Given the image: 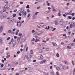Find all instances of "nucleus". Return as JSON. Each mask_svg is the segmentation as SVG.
<instances>
[{"instance_id": "nucleus-51", "label": "nucleus", "mask_w": 75, "mask_h": 75, "mask_svg": "<svg viewBox=\"0 0 75 75\" xmlns=\"http://www.w3.org/2000/svg\"><path fill=\"white\" fill-rule=\"evenodd\" d=\"M1 62H3V63H4V59H2L1 60Z\"/></svg>"}, {"instance_id": "nucleus-28", "label": "nucleus", "mask_w": 75, "mask_h": 75, "mask_svg": "<svg viewBox=\"0 0 75 75\" xmlns=\"http://www.w3.org/2000/svg\"><path fill=\"white\" fill-rule=\"evenodd\" d=\"M18 36H22V33H19Z\"/></svg>"}, {"instance_id": "nucleus-1", "label": "nucleus", "mask_w": 75, "mask_h": 75, "mask_svg": "<svg viewBox=\"0 0 75 75\" xmlns=\"http://www.w3.org/2000/svg\"><path fill=\"white\" fill-rule=\"evenodd\" d=\"M19 11H20L21 13L23 14V16H25L27 14V11H25V10L23 9L19 10Z\"/></svg>"}, {"instance_id": "nucleus-7", "label": "nucleus", "mask_w": 75, "mask_h": 75, "mask_svg": "<svg viewBox=\"0 0 75 75\" xmlns=\"http://www.w3.org/2000/svg\"><path fill=\"white\" fill-rule=\"evenodd\" d=\"M3 26H1L0 28V33H1L3 31Z\"/></svg>"}, {"instance_id": "nucleus-21", "label": "nucleus", "mask_w": 75, "mask_h": 75, "mask_svg": "<svg viewBox=\"0 0 75 75\" xmlns=\"http://www.w3.org/2000/svg\"><path fill=\"white\" fill-rule=\"evenodd\" d=\"M25 70H23L21 71V72L22 74H24V73H25Z\"/></svg>"}, {"instance_id": "nucleus-17", "label": "nucleus", "mask_w": 75, "mask_h": 75, "mask_svg": "<svg viewBox=\"0 0 75 75\" xmlns=\"http://www.w3.org/2000/svg\"><path fill=\"white\" fill-rule=\"evenodd\" d=\"M51 75H54V71H52L51 72Z\"/></svg>"}, {"instance_id": "nucleus-16", "label": "nucleus", "mask_w": 75, "mask_h": 75, "mask_svg": "<svg viewBox=\"0 0 75 75\" xmlns=\"http://www.w3.org/2000/svg\"><path fill=\"white\" fill-rule=\"evenodd\" d=\"M70 28H73V25L72 24H71L70 25Z\"/></svg>"}, {"instance_id": "nucleus-11", "label": "nucleus", "mask_w": 75, "mask_h": 75, "mask_svg": "<svg viewBox=\"0 0 75 75\" xmlns=\"http://www.w3.org/2000/svg\"><path fill=\"white\" fill-rule=\"evenodd\" d=\"M3 39H0V45H1L2 44H3Z\"/></svg>"}, {"instance_id": "nucleus-59", "label": "nucleus", "mask_w": 75, "mask_h": 75, "mask_svg": "<svg viewBox=\"0 0 75 75\" xmlns=\"http://www.w3.org/2000/svg\"><path fill=\"white\" fill-rule=\"evenodd\" d=\"M22 36H20V37H18L17 38H19V39H20V38H21Z\"/></svg>"}, {"instance_id": "nucleus-13", "label": "nucleus", "mask_w": 75, "mask_h": 75, "mask_svg": "<svg viewBox=\"0 0 75 75\" xmlns=\"http://www.w3.org/2000/svg\"><path fill=\"white\" fill-rule=\"evenodd\" d=\"M69 45H71L72 46H75V43H73L72 44L70 43Z\"/></svg>"}, {"instance_id": "nucleus-32", "label": "nucleus", "mask_w": 75, "mask_h": 75, "mask_svg": "<svg viewBox=\"0 0 75 75\" xmlns=\"http://www.w3.org/2000/svg\"><path fill=\"white\" fill-rule=\"evenodd\" d=\"M68 18H69V19H70V20L72 19V17L69 16H68Z\"/></svg>"}, {"instance_id": "nucleus-22", "label": "nucleus", "mask_w": 75, "mask_h": 75, "mask_svg": "<svg viewBox=\"0 0 75 75\" xmlns=\"http://www.w3.org/2000/svg\"><path fill=\"white\" fill-rule=\"evenodd\" d=\"M56 69L57 71H59L60 69V68L58 67H56Z\"/></svg>"}, {"instance_id": "nucleus-2", "label": "nucleus", "mask_w": 75, "mask_h": 75, "mask_svg": "<svg viewBox=\"0 0 75 75\" xmlns=\"http://www.w3.org/2000/svg\"><path fill=\"white\" fill-rule=\"evenodd\" d=\"M10 7V6L8 5H6L3 8V12H6V9H8Z\"/></svg>"}, {"instance_id": "nucleus-4", "label": "nucleus", "mask_w": 75, "mask_h": 75, "mask_svg": "<svg viewBox=\"0 0 75 75\" xmlns=\"http://www.w3.org/2000/svg\"><path fill=\"white\" fill-rule=\"evenodd\" d=\"M12 44H13V47H15V46L16 44V42L15 41L13 40L12 42Z\"/></svg>"}, {"instance_id": "nucleus-36", "label": "nucleus", "mask_w": 75, "mask_h": 75, "mask_svg": "<svg viewBox=\"0 0 75 75\" xmlns=\"http://www.w3.org/2000/svg\"><path fill=\"white\" fill-rule=\"evenodd\" d=\"M32 33H35V30H32Z\"/></svg>"}, {"instance_id": "nucleus-47", "label": "nucleus", "mask_w": 75, "mask_h": 75, "mask_svg": "<svg viewBox=\"0 0 75 75\" xmlns=\"http://www.w3.org/2000/svg\"><path fill=\"white\" fill-rule=\"evenodd\" d=\"M35 41V39L34 38H33V39L31 40V42L33 41Z\"/></svg>"}, {"instance_id": "nucleus-45", "label": "nucleus", "mask_w": 75, "mask_h": 75, "mask_svg": "<svg viewBox=\"0 0 75 75\" xmlns=\"http://www.w3.org/2000/svg\"><path fill=\"white\" fill-rule=\"evenodd\" d=\"M63 16L64 17H67V15H66L65 14H63Z\"/></svg>"}, {"instance_id": "nucleus-30", "label": "nucleus", "mask_w": 75, "mask_h": 75, "mask_svg": "<svg viewBox=\"0 0 75 75\" xmlns=\"http://www.w3.org/2000/svg\"><path fill=\"white\" fill-rule=\"evenodd\" d=\"M4 67V64H2L1 66V68H3Z\"/></svg>"}, {"instance_id": "nucleus-27", "label": "nucleus", "mask_w": 75, "mask_h": 75, "mask_svg": "<svg viewBox=\"0 0 75 75\" xmlns=\"http://www.w3.org/2000/svg\"><path fill=\"white\" fill-rule=\"evenodd\" d=\"M11 30H10L8 31V33H9V34H11Z\"/></svg>"}, {"instance_id": "nucleus-26", "label": "nucleus", "mask_w": 75, "mask_h": 75, "mask_svg": "<svg viewBox=\"0 0 75 75\" xmlns=\"http://www.w3.org/2000/svg\"><path fill=\"white\" fill-rule=\"evenodd\" d=\"M30 5H28L26 6V8H30Z\"/></svg>"}, {"instance_id": "nucleus-19", "label": "nucleus", "mask_w": 75, "mask_h": 75, "mask_svg": "<svg viewBox=\"0 0 75 75\" xmlns=\"http://www.w3.org/2000/svg\"><path fill=\"white\" fill-rule=\"evenodd\" d=\"M63 23H64V22H63V21H60L59 22V24L61 25H62V24H63Z\"/></svg>"}, {"instance_id": "nucleus-29", "label": "nucleus", "mask_w": 75, "mask_h": 75, "mask_svg": "<svg viewBox=\"0 0 75 75\" xmlns=\"http://www.w3.org/2000/svg\"><path fill=\"white\" fill-rule=\"evenodd\" d=\"M56 56L57 57H59V54L58 53H57L56 54Z\"/></svg>"}, {"instance_id": "nucleus-58", "label": "nucleus", "mask_w": 75, "mask_h": 75, "mask_svg": "<svg viewBox=\"0 0 75 75\" xmlns=\"http://www.w3.org/2000/svg\"><path fill=\"white\" fill-rule=\"evenodd\" d=\"M58 16H61V13H58Z\"/></svg>"}, {"instance_id": "nucleus-57", "label": "nucleus", "mask_w": 75, "mask_h": 75, "mask_svg": "<svg viewBox=\"0 0 75 75\" xmlns=\"http://www.w3.org/2000/svg\"><path fill=\"white\" fill-rule=\"evenodd\" d=\"M17 38V37L15 36H14V38H15V39H16V38Z\"/></svg>"}, {"instance_id": "nucleus-31", "label": "nucleus", "mask_w": 75, "mask_h": 75, "mask_svg": "<svg viewBox=\"0 0 75 75\" xmlns=\"http://www.w3.org/2000/svg\"><path fill=\"white\" fill-rule=\"evenodd\" d=\"M16 16H17L16 14H14L13 15V17H16Z\"/></svg>"}, {"instance_id": "nucleus-55", "label": "nucleus", "mask_w": 75, "mask_h": 75, "mask_svg": "<svg viewBox=\"0 0 75 75\" xmlns=\"http://www.w3.org/2000/svg\"><path fill=\"white\" fill-rule=\"evenodd\" d=\"M17 11V9L13 11V12H14V13H15V12H16V11Z\"/></svg>"}, {"instance_id": "nucleus-23", "label": "nucleus", "mask_w": 75, "mask_h": 75, "mask_svg": "<svg viewBox=\"0 0 75 75\" xmlns=\"http://www.w3.org/2000/svg\"><path fill=\"white\" fill-rule=\"evenodd\" d=\"M45 29H47V30H49V29H50V26H48V28H47V26L45 28Z\"/></svg>"}, {"instance_id": "nucleus-60", "label": "nucleus", "mask_w": 75, "mask_h": 75, "mask_svg": "<svg viewBox=\"0 0 75 75\" xmlns=\"http://www.w3.org/2000/svg\"><path fill=\"white\" fill-rule=\"evenodd\" d=\"M75 20V17H73L72 18V20Z\"/></svg>"}, {"instance_id": "nucleus-40", "label": "nucleus", "mask_w": 75, "mask_h": 75, "mask_svg": "<svg viewBox=\"0 0 75 75\" xmlns=\"http://www.w3.org/2000/svg\"><path fill=\"white\" fill-rule=\"evenodd\" d=\"M38 13H39V12H36L35 13V15H37V14H38Z\"/></svg>"}, {"instance_id": "nucleus-34", "label": "nucleus", "mask_w": 75, "mask_h": 75, "mask_svg": "<svg viewBox=\"0 0 75 75\" xmlns=\"http://www.w3.org/2000/svg\"><path fill=\"white\" fill-rule=\"evenodd\" d=\"M43 58H44V57H43V56L41 55L40 56V59H43Z\"/></svg>"}, {"instance_id": "nucleus-9", "label": "nucleus", "mask_w": 75, "mask_h": 75, "mask_svg": "<svg viewBox=\"0 0 75 75\" xmlns=\"http://www.w3.org/2000/svg\"><path fill=\"white\" fill-rule=\"evenodd\" d=\"M59 68L60 69H63V67L62 66V64H60V65Z\"/></svg>"}, {"instance_id": "nucleus-12", "label": "nucleus", "mask_w": 75, "mask_h": 75, "mask_svg": "<svg viewBox=\"0 0 75 75\" xmlns=\"http://www.w3.org/2000/svg\"><path fill=\"white\" fill-rule=\"evenodd\" d=\"M34 65L35 66H38V63L37 62H35L34 63Z\"/></svg>"}, {"instance_id": "nucleus-15", "label": "nucleus", "mask_w": 75, "mask_h": 75, "mask_svg": "<svg viewBox=\"0 0 75 75\" xmlns=\"http://www.w3.org/2000/svg\"><path fill=\"white\" fill-rule=\"evenodd\" d=\"M36 33H39V34L40 35V34H42V33H43V32L40 31V32H38Z\"/></svg>"}, {"instance_id": "nucleus-14", "label": "nucleus", "mask_w": 75, "mask_h": 75, "mask_svg": "<svg viewBox=\"0 0 75 75\" xmlns=\"http://www.w3.org/2000/svg\"><path fill=\"white\" fill-rule=\"evenodd\" d=\"M27 59H28V61H31V57H28Z\"/></svg>"}, {"instance_id": "nucleus-54", "label": "nucleus", "mask_w": 75, "mask_h": 75, "mask_svg": "<svg viewBox=\"0 0 75 75\" xmlns=\"http://www.w3.org/2000/svg\"><path fill=\"white\" fill-rule=\"evenodd\" d=\"M6 68V67H4L3 69H1V70H4Z\"/></svg>"}, {"instance_id": "nucleus-10", "label": "nucleus", "mask_w": 75, "mask_h": 75, "mask_svg": "<svg viewBox=\"0 0 75 75\" xmlns=\"http://www.w3.org/2000/svg\"><path fill=\"white\" fill-rule=\"evenodd\" d=\"M20 41V39L19 38H17V44H18V43H19Z\"/></svg>"}, {"instance_id": "nucleus-6", "label": "nucleus", "mask_w": 75, "mask_h": 75, "mask_svg": "<svg viewBox=\"0 0 75 75\" xmlns=\"http://www.w3.org/2000/svg\"><path fill=\"white\" fill-rule=\"evenodd\" d=\"M7 55L8 56H6V58H8L10 57V53L9 52L7 54Z\"/></svg>"}, {"instance_id": "nucleus-37", "label": "nucleus", "mask_w": 75, "mask_h": 75, "mask_svg": "<svg viewBox=\"0 0 75 75\" xmlns=\"http://www.w3.org/2000/svg\"><path fill=\"white\" fill-rule=\"evenodd\" d=\"M67 48H69V49H71V47H69V46H67Z\"/></svg>"}, {"instance_id": "nucleus-61", "label": "nucleus", "mask_w": 75, "mask_h": 75, "mask_svg": "<svg viewBox=\"0 0 75 75\" xmlns=\"http://www.w3.org/2000/svg\"><path fill=\"white\" fill-rule=\"evenodd\" d=\"M16 31V28L13 30V31Z\"/></svg>"}, {"instance_id": "nucleus-63", "label": "nucleus", "mask_w": 75, "mask_h": 75, "mask_svg": "<svg viewBox=\"0 0 75 75\" xmlns=\"http://www.w3.org/2000/svg\"><path fill=\"white\" fill-rule=\"evenodd\" d=\"M48 10H51V8L50 7H48Z\"/></svg>"}, {"instance_id": "nucleus-64", "label": "nucleus", "mask_w": 75, "mask_h": 75, "mask_svg": "<svg viewBox=\"0 0 75 75\" xmlns=\"http://www.w3.org/2000/svg\"><path fill=\"white\" fill-rule=\"evenodd\" d=\"M40 52H42V49H41L40 50Z\"/></svg>"}, {"instance_id": "nucleus-43", "label": "nucleus", "mask_w": 75, "mask_h": 75, "mask_svg": "<svg viewBox=\"0 0 75 75\" xmlns=\"http://www.w3.org/2000/svg\"><path fill=\"white\" fill-rule=\"evenodd\" d=\"M20 53V51H18L17 52V54H19Z\"/></svg>"}, {"instance_id": "nucleus-20", "label": "nucleus", "mask_w": 75, "mask_h": 75, "mask_svg": "<svg viewBox=\"0 0 75 75\" xmlns=\"http://www.w3.org/2000/svg\"><path fill=\"white\" fill-rule=\"evenodd\" d=\"M54 23L56 25H57L58 24V21H55Z\"/></svg>"}, {"instance_id": "nucleus-24", "label": "nucleus", "mask_w": 75, "mask_h": 75, "mask_svg": "<svg viewBox=\"0 0 75 75\" xmlns=\"http://www.w3.org/2000/svg\"><path fill=\"white\" fill-rule=\"evenodd\" d=\"M46 62V60H43L41 62V64H42V63H44V62Z\"/></svg>"}, {"instance_id": "nucleus-35", "label": "nucleus", "mask_w": 75, "mask_h": 75, "mask_svg": "<svg viewBox=\"0 0 75 75\" xmlns=\"http://www.w3.org/2000/svg\"><path fill=\"white\" fill-rule=\"evenodd\" d=\"M75 74V68H74L73 70V75Z\"/></svg>"}, {"instance_id": "nucleus-38", "label": "nucleus", "mask_w": 75, "mask_h": 75, "mask_svg": "<svg viewBox=\"0 0 75 75\" xmlns=\"http://www.w3.org/2000/svg\"><path fill=\"white\" fill-rule=\"evenodd\" d=\"M30 16H31V14L30 13L28 15L27 17H28V18L30 17Z\"/></svg>"}, {"instance_id": "nucleus-53", "label": "nucleus", "mask_w": 75, "mask_h": 75, "mask_svg": "<svg viewBox=\"0 0 75 75\" xmlns=\"http://www.w3.org/2000/svg\"><path fill=\"white\" fill-rule=\"evenodd\" d=\"M49 40L50 39H49V38H46V41H49Z\"/></svg>"}, {"instance_id": "nucleus-50", "label": "nucleus", "mask_w": 75, "mask_h": 75, "mask_svg": "<svg viewBox=\"0 0 75 75\" xmlns=\"http://www.w3.org/2000/svg\"><path fill=\"white\" fill-rule=\"evenodd\" d=\"M36 33H37V32L33 34V35H36V34H37Z\"/></svg>"}, {"instance_id": "nucleus-41", "label": "nucleus", "mask_w": 75, "mask_h": 75, "mask_svg": "<svg viewBox=\"0 0 75 75\" xmlns=\"http://www.w3.org/2000/svg\"><path fill=\"white\" fill-rule=\"evenodd\" d=\"M56 30V28H54L52 30V31H54V30Z\"/></svg>"}, {"instance_id": "nucleus-44", "label": "nucleus", "mask_w": 75, "mask_h": 75, "mask_svg": "<svg viewBox=\"0 0 75 75\" xmlns=\"http://www.w3.org/2000/svg\"><path fill=\"white\" fill-rule=\"evenodd\" d=\"M40 8H41V6H39L37 8V9H38V10L39 9H40Z\"/></svg>"}, {"instance_id": "nucleus-8", "label": "nucleus", "mask_w": 75, "mask_h": 75, "mask_svg": "<svg viewBox=\"0 0 75 75\" xmlns=\"http://www.w3.org/2000/svg\"><path fill=\"white\" fill-rule=\"evenodd\" d=\"M11 21H14L13 18H12L10 19V20L9 21H8V22H9V23H11V22H10Z\"/></svg>"}, {"instance_id": "nucleus-46", "label": "nucleus", "mask_w": 75, "mask_h": 75, "mask_svg": "<svg viewBox=\"0 0 75 75\" xmlns=\"http://www.w3.org/2000/svg\"><path fill=\"white\" fill-rule=\"evenodd\" d=\"M53 11L54 12H55V11H56V10H55V8H53Z\"/></svg>"}, {"instance_id": "nucleus-42", "label": "nucleus", "mask_w": 75, "mask_h": 75, "mask_svg": "<svg viewBox=\"0 0 75 75\" xmlns=\"http://www.w3.org/2000/svg\"><path fill=\"white\" fill-rule=\"evenodd\" d=\"M18 20H21V17H19L18 18Z\"/></svg>"}, {"instance_id": "nucleus-25", "label": "nucleus", "mask_w": 75, "mask_h": 75, "mask_svg": "<svg viewBox=\"0 0 75 75\" xmlns=\"http://www.w3.org/2000/svg\"><path fill=\"white\" fill-rule=\"evenodd\" d=\"M33 50H31L30 51V54H33Z\"/></svg>"}, {"instance_id": "nucleus-56", "label": "nucleus", "mask_w": 75, "mask_h": 75, "mask_svg": "<svg viewBox=\"0 0 75 75\" xmlns=\"http://www.w3.org/2000/svg\"><path fill=\"white\" fill-rule=\"evenodd\" d=\"M28 48V47H26V51H27Z\"/></svg>"}, {"instance_id": "nucleus-62", "label": "nucleus", "mask_w": 75, "mask_h": 75, "mask_svg": "<svg viewBox=\"0 0 75 75\" xmlns=\"http://www.w3.org/2000/svg\"><path fill=\"white\" fill-rule=\"evenodd\" d=\"M69 3L68 2L67 3V6H69Z\"/></svg>"}, {"instance_id": "nucleus-18", "label": "nucleus", "mask_w": 75, "mask_h": 75, "mask_svg": "<svg viewBox=\"0 0 75 75\" xmlns=\"http://www.w3.org/2000/svg\"><path fill=\"white\" fill-rule=\"evenodd\" d=\"M40 26H44V24L42 23H40Z\"/></svg>"}, {"instance_id": "nucleus-39", "label": "nucleus", "mask_w": 75, "mask_h": 75, "mask_svg": "<svg viewBox=\"0 0 75 75\" xmlns=\"http://www.w3.org/2000/svg\"><path fill=\"white\" fill-rule=\"evenodd\" d=\"M73 27H75V23L74 22V23H73Z\"/></svg>"}, {"instance_id": "nucleus-33", "label": "nucleus", "mask_w": 75, "mask_h": 75, "mask_svg": "<svg viewBox=\"0 0 75 75\" xmlns=\"http://www.w3.org/2000/svg\"><path fill=\"white\" fill-rule=\"evenodd\" d=\"M63 68L64 70H65V65L63 66Z\"/></svg>"}, {"instance_id": "nucleus-48", "label": "nucleus", "mask_w": 75, "mask_h": 75, "mask_svg": "<svg viewBox=\"0 0 75 75\" xmlns=\"http://www.w3.org/2000/svg\"><path fill=\"white\" fill-rule=\"evenodd\" d=\"M10 39V37H9L7 39V41H8V40H9Z\"/></svg>"}, {"instance_id": "nucleus-3", "label": "nucleus", "mask_w": 75, "mask_h": 75, "mask_svg": "<svg viewBox=\"0 0 75 75\" xmlns=\"http://www.w3.org/2000/svg\"><path fill=\"white\" fill-rule=\"evenodd\" d=\"M26 40V37L25 35H23L22 37V41L23 42H24Z\"/></svg>"}, {"instance_id": "nucleus-52", "label": "nucleus", "mask_w": 75, "mask_h": 75, "mask_svg": "<svg viewBox=\"0 0 75 75\" xmlns=\"http://www.w3.org/2000/svg\"><path fill=\"white\" fill-rule=\"evenodd\" d=\"M75 14L74 13H73L71 14V15L72 16H74Z\"/></svg>"}, {"instance_id": "nucleus-49", "label": "nucleus", "mask_w": 75, "mask_h": 75, "mask_svg": "<svg viewBox=\"0 0 75 75\" xmlns=\"http://www.w3.org/2000/svg\"><path fill=\"white\" fill-rule=\"evenodd\" d=\"M44 0H38V1H41V2H42V1H43Z\"/></svg>"}, {"instance_id": "nucleus-5", "label": "nucleus", "mask_w": 75, "mask_h": 75, "mask_svg": "<svg viewBox=\"0 0 75 75\" xmlns=\"http://www.w3.org/2000/svg\"><path fill=\"white\" fill-rule=\"evenodd\" d=\"M7 17V16L6 15H2V18H6Z\"/></svg>"}]
</instances>
